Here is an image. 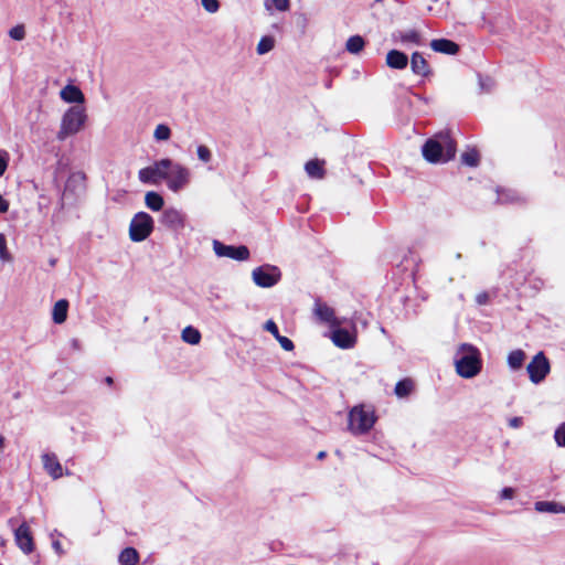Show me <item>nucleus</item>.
<instances>
[{
    "label": "nucleus",
    "instance_id": "40",
    "mask_svg": "<svg viewBox=\"0 0 565 565\" xmlns=\"http://www.w3.org/2000/svg\"><path fill=\"white\" fill-rule=\"evenodd\" d=\"M276 340L285 351H292L295 348L294 342L287 337L279 335Z\"/></svg>",
    "mask_w": 565,
    "mask_h": 565
},
{
    "label": "nucleus",
    "instance_id": "4",
    "mask_svg": "<svg viewBox=\"0 0 565 565\" xmlns=\"http://www.w3.org/2000/svg\"><path fill=\"white\" fill-rule=\"evenodd\" d=\"M375 419L372 408L363 405L354 406L349 413L348 428L354 435L365 434L373 427Z\"/></svg>",
    "mask_w": 565,
    "mask_h": 565
},
{
    "label": "nucleus",
    "instance_id": "28",
    "mask_svg": "<svg viewBox=\"0 0 565 565\" xmlns=\"http://www.w3.org/2000/svg\"><path fill=\"white\" fill-rule=\"evenodd\" d=\"M525 360V353L522 350H514L508 355V364L511 369L518 370Z\"/></svg>",
    "mask_w": 565,
    "mask_h": 565
},
{
    "label": "nucleus",
    "instance_id": "49",
    "mask_svg": "<svg viewBox=\"0 0 565 565\" xmlns=\"http://www.w3.org/2000/svg\"><path fill=\"white\" fill-rule=\"evenodd\" d=\"M478 301H479V303H483V298L481 296H479Z\"/></svg>",
    "mask_w": 565,
    "mask_h": 565
},
{
    "label": "nucleus",
    "instance_id": "27",
    "mask_svg": "<svg viewBox=\"0 0 565 565\" xmlns=\"http://www.w3.org/2000/svg\"><path fill=\"white\" fill-rule=\"evenodd\" d=\"M364 45H365V42L362 36L353 35L348 39L345 47H347L348 52H350L352 54H358L363 50Z\"/></svg>",
    "mask_w": 565,
    "mask_h": 565
},
{
    "label": "nucleus",
    "instance_id": "35",
    "mask_svg": "<svg viewBox=\"0 0 565 565\" xmlns=\"http://www.w3.org/2000/svg\"><path fill=\"white\" fill-rule=\"evenodd\" d=\"M9 36L14 41H22L25 38V28L23 24L10 29Z\"/></svg>",
    "mask_w": 565,
    "mask_h": 565
},
{
    "label": "nucleus",
    "instance_id": "36",
    "mask_svg": "<svg viewBox=\"0 0 565 565\" xmlns=\"http://www.w3.org/2000/svg\"><path fill=\"white\" fill-rule=\"evenodd\" d=\"M196 154H198V158L202 161V162H210L211 159H212V152L211 150L204 146V145H200L196 149Z\"/></svg>",
    "mask_w": 565,
    "mask_h": 565
},
{
    "label": "nucleus",
    "instance_id": "5",
    "mask_svg": "<svg viewBox=\"0 0 565 565\" xmlns=\"http://www.w3.org/2000/svg\"><path fill=\"white\" fill-rule=\"evenodd\" d=\"M153 218L146 212H138L132 217L129 225V237L132 242H142L150 236L153 231Z\"/></svg>",
    "mask_w": 565,
    "mask_h": 565
},
{
    "label": "nucleus",
    "instance_id": "15",
    "mask_svg": "<svg viewBox=\"0 0 565 565\" xmlns=\"http://www.w3.org/2000/svg\"><path fill=\"white\" fill-rule=\"evenodd\" d=\"M393 40L402 44L422 45L424 43L423 35L415 29L397 31L393 34Z\"/></svg>",
    "mask_w": 565,
    "mask_h": 565
},
{
    "label": "nucleus",
    "instance_id": "6",
    "mask_svg": "<svg viewBox=\"0 0 565 565\" xmlns=\"http://www.w3.org/2000/svg\"><path fill=\"white\" fill-rule=\"evenodd\" d=\"M171 166L172 160L169 158L158 160L153 164L139 170V180L142 183L158 184L160 181L167 180Z\"/></svg>",
    "mask_w": 565,
    "mask_h": 565
},
{
    "label": "nucleus",
    "instance_id": "20",
    "mask_svg": "<svg viewBox=\"0 0 565 565\" xmlns=\"http://www.w3.org/2000/svg\"><path fill=\"white\" fill-rule=\"evenodd\" d=\"M411 68L414 74L419 76H427L430 73L427 61L419 52H414L412 54Z\"/></svg>",
    "mask_w": 565,
    "mask_h": 565
},
{
    "label": "nucleus",
    "instance_id": "8",
    "mask_svg": "<svg viewBox=\"0 0 565 565\" xmlns=\"http://www.w3.org/2000/svg\"><path fill=\"white\" fill-rule=\"evenodd\" d=\"M280 277L279 268L271 265L259 266L252 271L253 281L262 288L275 286L280 280Z\"/></svg>",
    "mask_w": 565,
    "mask_h": 565
},
{
    "label": "nucleus",
    "instance_id": "26",
    "mask_svg": "<svg viewBox=\"0 0 565 565\" xmlns=\"http://www.w3.org/2000/svg\"><path fill=\"white\" fill-rule=\"evenodd\" d=\"M181 338L184 342L195 345L201 341V333L198 329L189 326L182 330Z\"/></svg>",
    "mask_w": 565,
    "mask_h": 565
},
{
    "label": "nucleus",
    "instance_id": "44",
    "mask_svg": "<svg viewBox=\"0 0 565 565\" xmlns=\"http://www.w3.org/2000/svg\"><path fill=\"white\" fill-rule=\"evenodd\" d=\"M9 210V202L0 194V213H6Z\"/></svg>",
    "mask_w": 565,
    "mask_h": 565
},
{
    "label": "nucleus",
    "instance_id": "18",
    "mask_svg": "<svg viewBox=\"0 0 565 565\" xmlns=\"http://www.w3.org/2000/svg\"><path fill=\"white\" fill-rule=\"evenodd\" d=\"M430 47L435 52L448 55H455L459 51V45L448 39H435L430 42Z\"/></svg>",
    "mask_w": 565,
    "mask_h": 565
},
{
    "label": "nucleus",
    "instance_id": "2",
    "mask_svg": "<svg viewBox=\"0 0 565 565\" xmlns=\"http://www.w3.org/2000/svg\"><path fill=\"white\" fill-rule=\"evenodd\" d=\"M457 373L463 379H472L481 371L482 362L477 348L470 344H461L455 356Z\"/></svg>",
    "mask_w": 565,
    "mask_h": 565
},
{
    "label": "nucleus",
    "instance_id": "43",
    "mask_svg": "<svg viewBox=\"0 0 565 565\" xmlns=\"http://www.w3.org/2000/svg\"><path fill=\"white\" fill-rule=\"evenodd\" d=\"M522 424H523V420H522V418H521V417H513V418H511V419L509 420V426H510L511 428H519V427H521V426H522Z\"/></svg>",
    "mask_w": 565,
    "mask_h": 565
},
{
    "label": "nucleus",
    "instance_id": "37",
    "mask_svg": "<svg viewBox=\"0 0 565 565\" xmlns=\"http://www.w3.org/2000/svg\"><path fill=\"white\" fill-rule=\"evenodd\" d=\"M10 160V154L7 150L0 149V177L7 171Z\"/></svg>",
    "mask_w": 565,
    "mask_h": 565
},
{
    "label": "nucleus",
    "instance_id": "10",
    "mask_svg": "<svg viewBox=\"0 0 565 565\" xmlns=\"http://www.w3.org/2000/svg\"><path fill=\"white\" fill-rule=\"evenodd\" d=\"M214 253L218 257H228L236 260H246L249 257V250L246 246L224 245L218 241L213 242Z\"/></svg>",
    "mask_w": 565,
    "mask_h": 565
},
{
    "label": "nucleus",
    "instance_id": "9",
    "mask_svg": "<svg viewBox=\"0 0 565 565\" xmlns=\"http://www.w3.org/2000/svg\"><path fill=\"white\" fill-rule=\"evenodd\" d=\"M526 371L532 383L539 384L551 371V365L543 352H539L527 364Z\"/></svg>",
    "mask_w": 565,
    "mask_h": 565
},
{
    "label": "nucleus",
    "instance_id": "23",
    "mask_svg": "<svg viewBox=\"0 0 565 565\" xmlns=\"http://www.w3.org/2000/svg\"><path fill=\"white\" fill-rule=\"evenodd\" d=\"M118 562L120 565H137L139 562V553L134 547H126L120 552Z\"/></svg>",
    "mask_w": 565,
    "mask_h": 565
},
{
    "label": "nucleus",
    "instance_id": "34",
    "mask_svg": "<svg viewBox=\"0 0 565 565\" xmlns=\"http://www.w3.org/2000/svg\"><path fill=\"white\" fill-rule=\"evenodd\" d=\"M0 259L4 263L12 260V257L7 248V238L2 233H0Z\"/></svg>",
    "mask_w": 565,
    "mask_h": 565
},
{
    "label": "nucleus",
    "instance_id": "41",
    "mask_svg": "<svg viewBox=\"0 0 565 565\" xmlns=\"http://www.w3.org/2000/svg\"><path fill=\"white\" fill-rule=\"evenodd\" d=\"M264 329L270 332L275 337V339H277L280 335L278 327L273 320L266 321V323L264 324Z\"/></svg>",
    "mask_w": 565,
    "mask_h": 565
},
{
    "label": "nucleus",
    "instance_id": "32",
    "mask_svg": "<svg viewBox=\"0 0 565 565\" xmlns=\"http://www.w3.org/2000/svg\"><path fill=\"white\" fill-rule=\"evenodd\" d=\"M273 7L281 12L288 11L290 8V0H266L265 1L266 10L270 11Z\"/></svg>",
    "mask_w": 565,
    "mask_h": 565
},
{
    "label": "nucleus",
    "instance_id": "19",
    "mask_svg": "<svg viewBox=\"0 0 565 565\" xmlns=\"http://www.w3.org/2000/svg\"><path fill=\"white\" fill-rule=\"evenodd\" d=\"M386 65L394 70H404L408 64V57L398 50H391L386 54Z\"/></svg>",
    "mask_w": 565,
    "mask_h": 565
},
{
    "label": "nucleus",
    "instance_id": "51",
    "mask_svg": "<svg viewBox=\"0 0 565 565\" xmlns=\"http://www.w3.org/2000/svg\"><path fill=\"white\" fill-rule=\"evenodd\" d=\"M499 201L505 202V200L502 196L499 198Z\"/></svg>",
    "mask_w": 565,
    "mask_h": 565
},
{
    "label": "nucleus",
    "instance_id": "13",
    "mask_svg": "<svg viewBox=\"0 0 565 565\" xmlns=\"http://www.w3.org/2000/svg\"><path fill=\"white\" fill-rule=\"evenodd\" d=\"M316 317L324 323H328L330 328L340 327L342 321L334 315V310L327 303L317 302L315 306Z\"/></svg>",
    "mask_w": 565,
    "mask_h": 565
},
{
    "label": "nucleus",
    "instance_id": "30",
    "mask_svg": "<svg viewBox=\"0 0 565 565\" xmlns=\"http://www.w3.org/2000/svg\"><path fill=\"white\" fill-rule=\"evenodd\" d=\"M275 46V40L271 36H264L257 44L256 51L259 55L270 52Z\"/></svg>",
    "mask_w": 565,
    "mask_h": 565
},
{
    "label": "nucleus",
    "instance_id": "38",
    "mask_svg": "<svg viewBox=\"0 0 565 565\" xmlns=\"http://www.w3.org/2000/svg\"><path fill=\"white\" fill-rule=\"evenodd\" d=\"M554 438L558 446L565 447V423L557 427L554 434Z\"/></svg>",
    "mask_w": 565,
    "mask_h": 565
},
{
    "label": "nucleus",
    "instance_id": "22",
    "mask_svg": "<svg viewBox=\"0 0 565 565\" xmlns=\"http://www.w3.org/2000/svg\"><path fill=\"white\" fill-rule=\"evenodd\" d=\"M323 163L324 161L318 159L310 160L306 163L305 170L310 178L322 179L324 177Z\"/></svg>",
    "mask_w": 565,
    "mask_h": 565
},
{
    "label": "nucleus",
    "instance_id": "14",
    "mask_svg": "<svg viewBox=\"0 0 565 565\" xmlns=\"http://www.w3.org/2000/svg\"><path fill=\"white\" fill-rule=\"evenodd\" d=\"M331 339L333 343L341 349L353 348L356 342L355 333L341 329L340 327L332 328Z\"/></svg>",
    "mask_w": 565,
    "mask_h": 565
},
{
    "label": "nucleus",
    "instance_id": "25",
    "mask_svg": "<svg viewBox=\"0 0 565 565\" xmlns=\"http://www.w3.org/2000/svg\"><path fill=\"white\" fill-rule=\"evenodd\" d=\"M535 510L537 512H546V513H563L565 512V508L556 502L552 501H537L535 503Z\"/></svg>",
    "mask_w": 565,
    "mask_h": 565
},
{
    "label": "nucleus",
    "instance_id": "45",
    "mask_svg": "<svg viewBox=\"0 0 565 565\" xmlns=\"http://www.w3.org/2000/svg\"><path fill=\"white\" fill-rule=\"evenodd\" d=\"M53 547H54V550H55L58 554H62V553H63V551H62V545H61V543H60L58 541L53 542Z\"/></svg>",
    "mask_w": 565,
    "mask_h": 565
},
{
    "label": "nucleus",
    "instance_id": "47",
    "mask_svg": "<svg viewBox=\"0 0 565 565\" xmlns=\"http://www.w3.org/2000/svg\"><path fill=\"white\" fill-rule=\"evenodd\" d=\"M326 457V452L324 451H320L318 454V459H323Z\"/></svg>",
    "mask_w": 565,
    "mask_h": 565
},
{
    "label": "nucleus",
    "instance_id": "3",
    "mask_svg": "<svg viewBox=\"0 0 565 565\" xmlns=\"http://www.w3.org/2000/svg\"><path fill=\"white\" fill-rule=\"evenodd\" d=\"M87 120L86 109L83 105H75L70 107L61 119L60 130L56 138L61 141L67 137L78 134L84 129Z\"/></svg>",
    "mask_w": 565,
    "mask_h": 565
},
{
    "label": "nucleus",
    "instance_id": "48",
    "mask_svg": "<svg viewBox=\"0 0 565 565\" xmlns=\"http://www.w3.org/2000/svg\"><path fill=\"white\" fill-rule=\"evenodd\" d=\"M106 383L110 385L113 383V377H110V376L106 377Z\"/></svg>",
    "mask_w": 565,
    "mask_h": 565
},
{
    "label": "nucleus",
    "instance_id": "33",
    "mask_svg": "<svg viewBox=\"0 0 565 565\" xmlns=\"http://www.w3.org/2000/svg\"><path fill=\"white\" fill-rule=\"evenodd\" d=\"M462 163L469 167H476L479 162V154L476 150H469L461 154Z\"/></svg>",
    "mask_w": 565,
    "mask_h": 565
},
{
    "label": "nucleus",
    "instance_id": "42",
    "mask_svg": "<svg viewBox=\"0 0 565 565\" xmlns=\"http://www.w3.org/2000/svg\"><path fill=\"white\" fill-rule=\"evenodd\" d=\"M514 497V489L512 488H504L502 491H501V499H504V500H510Z\"/></svg>",
    "mask_w": 565,
    "mask_h": 565
},
{
    "label": "nucleus",
    "instance_id": "31",
    "mask_svg": "<svg viewBox=\"0 0 565 565\" xmlns=\"http://www.w3.org/2000/svg\"><path fill=\"white\" fill-rule=\"evenodd\" d=\"M170 137H171V129L169 128V126H167L164 124H160L156 127V129L153 131V138L157 141H167L170 139Z\"/></svg>",
    "mask_w": 565,
    "mask_h": 565
},
{
    "label": "nucleus",
    "instance_id": "53",
    "mask_svg": "<svg viewBox=\"0 0 565 565\" xmlns=\"http://www.w3.org/2000/svg\"><path fill=\"white\" fill-rule=\"evenodd\" d=\"M0 565H2V564L0 563Z\"/></svg>",
    "mask_w": 565,
    "mask_h": 565
},
{
    "label": "nucleus",
    "instance_id": "16",
    "mask_svg": "<svg viewBox=\"0 0 565 565\" xmlns=\"http://www.w3.org/2000/svg\"><path fill=\"white\" fill-rule=\"evenodd\" d=\"M42 462L45 471L53 478L58 479L63 476L62 466L55 454L42 455Z\"/></svg>",
    "mask_w": 565,
    "mask_h": 565
},
{
    "label": "nucleus",
    "instance_id": "52",
    "mask_svg": "<svg viewBox=\"0 0 565 565\" xmlns=\"http://www.w3.org/2000/svg\"><path fill=\"white\" fill-rule=\"evenodd\" d=\"M73 344H74V348H77V341L76 340L73 342Z\"/></svg>",
    "mask_w": 565,
    "mask_h": 565
},
{
    "label": "nucleus",
    "instance_id": "11",
    "mask_svg": "<svg viewBox=\"0 0 565 565\" xmlns=\"http://www.w3.org/2000/svg\"><path fill=\"white\" fill-rule=\"evenodd\" d=\"M14 541L17 546L24 553L30 554L34 550V541L30 526L23 522L14 530Z\"/></svg>",
    "mask_w": 565,
    "mask_h": 565
},
{
    "label": "nucleus",
    "instance_id": "50",
    "mask_svg": "<svg viewBox=\"0 0 565 565\" xmlns=\"http://www.w3.org/2000/svg\"><path fill=\"white\" fill-rule=\"evenodd\" d=\"M13 523H14V520H13V519H10V520H9V524H10V525H13Z\"/></svg>",
    "mask_w": 565,
    "mask_h": 565
},
{
    "label": "nucleus",
    "instance_id": "46",
    "mask_svg": "<svg viewBox=\"0 0 565 565\" xmlns=\"http://www.w3.org/2000/svg\"><path fill=\"white\" fill-rule=\"evenodd\" d=\"M4 444H6V439L3 436L0 435V452L3 451V448H4Z\"/></svg>",
    "mask_w": 565,
    "mask_h": 565
},
{
    "label": "nucleus",
    "instance_id": "39",
    "mask_svg": "<svg viewBox=\"0 0 565 565\" xmlns=\"http://www.w3.org/2000/svg\"><path fill=\"white\" fill-rule=\"evenodd\" d=\"M201 3L209 13H215L220 9L218 0H201Z\"/></svg>",
    "mask_w": 565,
    "mask_h": 565
},
{
    "label": "nucleus",
    "instance_id": "17",
    "mask_svg": "<svg viewBox=\"0 0 565 565\" xmlns=\"http://www.w3.org/2000/svg\"><path fill=\"white\" fill-rule=\"evenodd\" d=\"M60 97L66 103H76L77 105H83L85 102L83 92L77 86L71 84L62 88Z\"/></svg>",
    "mask_w": 565,
    "mask_h": 565
},
{
    "label": "nucleus",
    "instance_id": "12",
    "mask_svg": "<svg viewBox=\"0 0 565 565\" xmlns=\"http://www.w3.org/2000/svg\"><path fill=\"white\" fill-rule=\"evenodd\" d=\"M160 223L172 231H180L185 226V215L173 207L163 211Z\"/></svg>",
    "mask_w": 565,
    "mask_h": 565
},
{
    "label": "nucleus",
    "instance_id": "29",
    "mask_svg": "<svg viewBox=\"0 0 565 565\" xmlns=\"http://www.w3.org/2000/svg\"><path fill=\"white\" fill-rule=\"evenodd\" d=\"M414 388V383L412 380L409 379H405V380H402L399 381L396 386H395V394L403 398V397H406L411 394V392L413 391Z\"/></svg>",
    "mask_w": 565,
    "mask_h": 565
},
{
    "label": "nucleus",
    "instance_id": "1",
    "mask_svg": "<svg viewBox=\"0 0 565 565\" xmlns=\"http://www.w3.org/2000/svg\"><path fill=\"white\" fill-rule=\"evenodd\" d=\"M422 153L430 163H444L455 157L456 143L448 132H439L424 143Z\"/></svg>",
    "mask_w": 565,
    "mask_h": 565
},
{
    "label": "nucleus",
    "instance_id": "7",
    "mask_svg": "<svg viewBox=\"0 0 565 565\" xmlns=\"http://www.w3.org/2000/svg\"><path fill=\"white\" fill-rule=\"evenodd\" d=\"M190 178L191 173L189 169L172 160V166L169 169L166 180L168 189L177 193L188 186Z\"/></svg>",
    "mask_w": 565,
    "mask_h": 565
},
{
    "label": "nucleus",
    "instance_id": "24",
    "mask_svg": "<svg viewBox=\"0 0 565 565\" xmlns=\"http://www.w3.org/2000/svg\"><path fill=\"white\" fill-rule=\"evenodd\" d=\"M145 203L148 209L158 212L163 207L164 201L159 193L149 191L145 195Z\"/></svg>",
    "mask_w": 565,
    "mask_h": 565
},
{
    "label": "nucleus",
    "instance_id": "21",
    "mask_svg": "<svg viewBox=\"0 0 565 565\" xmlns=\"http://www.w3.org/2000/svg\"><path fill=\"white\" fill-rule=\"evenodd\" d=\"M68 302L65 299H61L55 302L53 307L52 318L57 324L63 323L67 318Z\"/></svg>",
    "mask_w": 565,
    "mask_h": 565
}]
</instances>
